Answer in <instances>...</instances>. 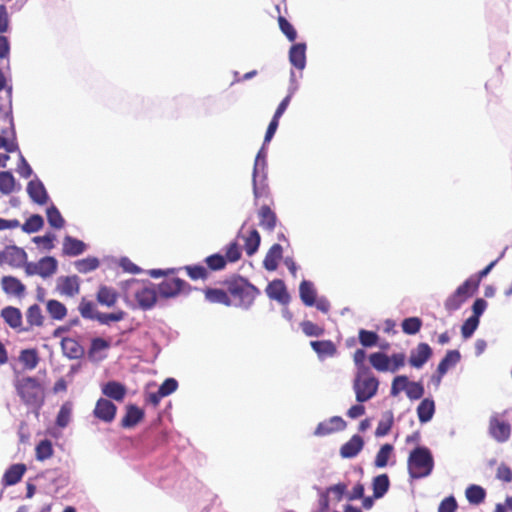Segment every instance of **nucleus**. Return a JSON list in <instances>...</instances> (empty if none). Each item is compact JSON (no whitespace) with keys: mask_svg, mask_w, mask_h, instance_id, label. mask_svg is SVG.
<instances>
[{"mask_svg":"<svg viewBox=\"0 0 512 512\" xmlns=\"http://www.w3.org/2000/svg\"><path fill=\"white\" fill-rule=\"evenodd\" d=\"M224 284L232 300V305L245 309L253 304L260 293L254 285L241 276L232 277L226 280Z\"/></svg>","mask_w":512,"mask_h":512,"instance_id":"1","label":"nucleus"},{"mask_svg":"<svg viewBox=\"0 0 512 512\" xmlns=\"http://www.w3.org/2000/svg\"><path fill=\"white\" fill-rule=\"evenodd\" d=\"M407 466L412 479L429 476L434 467V459L430 450L427 447H416L410 452Z\"/></svg>","mask_w":512,"mask_h":512,"instance_id":"2","label":"nucleus"},{"mask_svg":"<svg viewBox=\"0 0 512 512\" xmlns=\"http://www.w3.org/2000/svg\"><path fill=\"white\" fill-rule=\"evenodd\" d=\"M378 387L379 381L369 369L357 372L353 389L358 402L363 403L373 398L378 391Z\"/></svg>","mask_w":512,"mask_h":512,"instance_id":"3","label":"nucleus"},{"mask_svg":"<svg viewBox=\"0 0 512 512\" xmlns=\"http://www.w3.org/2000/svg\"><path fill=\"white\" fill-rule=\"evenodd\" d=\"M370 365L378 372L395 373L406 364V355L403 352L393 353L391 356L378 351L368 357Z\"/></svg>","mask_w":512,"mask_h":512,"instance_id":"4","label":"nucleus"},{"mask_svg":"<svg viewBox=\"0 0 512 512\" xmlns=\"http://www.w3.org/2000/svg\"><path fill=\"white\" fill-rule=\"evenodd\" d=\"M15 388L21 400L30 406L39 405L43 400V390L34 377H23L16 381Z\"/></svg>","mask_w":512,"mask_h":512,"instance_id":"5","label":"nucleus"},{"mask_svg":"<svg viewBox=\"0 0 512 512\" xmlns=\"http://www.w3.org/2000/svg\"><path fill=\"white\" fill-rule=\"evenodd\" d=\"M477 289V281L465 280L464 283L461 284L456 291L445 300V309L449 312L458 310L462 304L477 291Z\"/></svg>","mask_w":512,"mask_h":512,"instance_id":"6","label":"nucleus"},{"mask_svg":"<svg viewBox=\"0 0 512 512\" xmlns=\"http://www.w3.org/2000/svg\"><path fill=\"white\" fill-rule=\"evenodd\" d=\"M191 286L180 278H166L158 285V293L163 298H173L180 293H188Z\"/></svg>","mask_w":512,"mask_h":512,"instance_id":"7","label":"nucleus"},{"mask_svg":"<svg viewBox=\"0 0 512 512\" xmlns=\"http://www.w3.org/2000/svg\"><path fill=\"white\" fill-rule=\"evenodd\" d=\"M265 166V156L262 155V151H259L253 168V193L255 198L267 197L269 195V188L266 182V176L264 175L262 179L258 180V172L259 167Z\"/></svg>","mask_w":512,"mask_h":512,"instance_id":"8","label":"nucleus"},{"mask_svg":"<svg viewBox=\"0 0 512 512\" xmlns=\"http://www.w3.org/2000/svg\"><path fill=\"white\" fill-rule=\"evenodd\" d=\"M139 287L134 291L135 299L143 310L151 309L157 301V290L153 285H144L135 282Z\"/></svg>","mask_w":512,"mask_h":512,"instance_id":"9","label":"nucleus"},{"mask_svg":"<svg viewBox=\"0 0 512 512\" xmlns=\"http://www.w3.org/2000/svg\"><path fill=\"white\" fill-rule=\"evenodd\" d=\"M433 351L431 347L424 342L419 343L410 352L408 363L411 367L420 369L432 357Z\"/></svg>","mask_w":512,"mask_h":512,"instance_id":"10","label":"nucleus"},{"mask_svg":"<svg viewBox=\"0 0 512 512\" xmlns=\"http://www.w3.org/2000/svg\"><path fill=\"white\" fill-rule=\"evenodd\" d=\"M116 412L117 407L113 402L106 398H100L96 402L93 415L105 423H111L115 419Z\"/></svg>","mask_w":512,"mask_h":512,"instance_id":"11","label":"nucleus"},{"mask_svg":"<svg viewBox=\"0 0 512 512\" xmlns=\"http://www.w3.org/2000/svg\"><path fill=\"white\" fill-rule=\"evenodd\" d=\"M346 425V422L340 416H333L328 420L320 422L314 431V435L323 437L334 432L343 431Z\"/></svg>","mask_w":512,"mask_h":512,"instance_id":"12","label":"nucleus"},{"mask_svg":"<svg viewBox=\"0 0 512 512\" xmlns=\"http://www.w3.org/2000/svg\"><path fill=\"white\" fill-rule=\"evenodd\" d=\"M489 431L491 436L498 442H505L511 434L510 424L498 417H492L489 422Z\"/></svg>","mask_w":512,"mask_h":512,"instance_id":"13","label":"nucleus"},{"mask_svg":"<svg viewBox=\"0 0 512 512\" xmlns=\"http://www.w3.org/2000/svg\"><path fill=\"white\" fill-rule=\"evenodd\" d=\"M57 290L61 295L74 297L80 292V279L77 275L63 276L58 279Z\"/></svg>","mask_w":512,"mask_h":512,"instance_id":"14","label":"nucleus"},{"mask_svg":"<svg viewBox=\"0 0 512 512\" xmlns=\"http://www.w3.org/2000/svg\"><path fill=\"white\" fill-rule=\"evenodd\" d=\"M26 326L21 328V332H29L34 327H41L44 324L45 317L38 304L29 306L25 312Z\"/></svg>","mask_w":512,"mask_h":512,"instance_id":"15","label":"nucleus"},{"mask_svg":"<svg viewBox=\"0 0 512 512\" xmlns=\"http://www.w3.org/2000/svg\"><path fill=\"white\" fill-rule=\"evenodd\" d=\"M460 360L461 354L458 350H448L437 366V383H439L447 371L458 364Z\"/></svg>","mask_w":512,"mask_h":512,"instance_id":"16","label":"nucleus"},{"mask_svg":"<svg viewBox=\"0 0 512 512\" xmlns=\"http://www.w3.org/2000/svg\"><path fill=\"white\" fill-rule=\"evenodd\" d=\"M266 293L270 299L276 300L281 304H287L290 301L285 283L280 279L270 282L266 288Z\"/></svg>","mask_w":512,"mask_h":512,"instance_id":"17","label":"nucleus"},{"mask_svg":"<svg viewBox=\"0 0 512 512\" xmlns=\"http://www.w3.org/2000/svg\"><path fill=\"white\" fill-rule=\"evenodd\" d=\"M145 413L143 409L134 404L126 406V413L121 419V426L123 428H133L144 419Z\"/></svg>","mask_w":512,"mask_h":512,"instance_id":"18","label":"nucleus"},{"mask_svg":"<svg viewBox=\"0 0 512 512\" xmlns=\"http://www.w3.org/2000/svg\"><path fill=\"white\" fill-rule=\"evenodd\" d=\"M1 287L6 294L19 298L24 296L26 290L25 285L14 276H3Z\"/></svg>","mask_w":512,"mask_h":512,"instance_id":"19","label":"nucleus"},{"mask_svg":"<svg viewBox=\"0 0 512 512\" xmlns=\"http://www.w3.org/2000/svg\"><path fill=\"white\" fill-rule=\"evenodd\" d=\"M1 317L5 321V323L11 327L12 329L18 330L21 332V328L23 321H22V313L20 309L13 307V306H7L4 307L1 310Z\"/></svg>","mask_w":512,"mask_h":512,"instance_id":"20","label":"nucleus"},{"mask_svg":"<svg viewBox=\"0 0 512 512\" xmlns=\"http://www.w3.org/2000/svg\"><path fill=\"white\" fill-rule=\"evenodd\" d=\"M364 440L359 435H353L349 441L344 443L340 448L342 458H354L363 449Z\"/></svg>","mask_w":512,"mask_h":512,"instance_id":"21","label":"nucleus"},{"mask_svg":"<svg viewBox=\"0 0 512 512\" xmlns=\"http://www.w3.org/2000/svg\"><path fill=\"white\" fill-rule=\"evenodd\" d=\"M283 256V248L280 244H273L267 251L263 266L267 271H275L278 268L279 262Z\"/></svg>","mask_w":512,"mask_h":512,"instance_id":"22","label":"nucleus"},{"mask_svg":"<svg viewBox=\"0 0 512 512\" xmlns=\"http://www.w3.org/2000/svg\"><path fill=\"white\" fill-rule=\"evenodd\" d=\"M310 346L321 360L337 354V347L331 340L311 341Z\"/></svg>","mask_w":512,"mask_h":512,"instance_id":"23","label":"nucleus"},{"mask_svg":"<svg viewBox=\"0 0 512 512\" xmlns=\"http://www.w3.org/2000/svg\"><path fill=\"white\" fill-rule=\"evenodd\" d=\"M27 193L30 198L39 205L46 204L48 200L47 191L43 183L39 180H32L28 183Z\"/></svg>","mask_w":512,"mask_h":512,"instance_id":"24","label":"nucleus"},{"mask_svg":"<svg viewBox=\"0 0 512 512\" xmlns=\"http://www.w3.org/2000/svg\"><path fill=\"white\" fill-rule=\"evenodd\" d=\"M86 244L72 236H65L63 239L62 252L65 256L75 257L82 254L86 250Z\"/></svg>","mask_w":512,"mask_h":512,"instance_id":"25","label":"nucleus"},{"mask_svg":"<svg viewBox=\"0 0 512 512\" xmlns=\"http://www.w3.org/2000/svg\"><path fill=\"white\" fill-rule=\"evenodd\" d=\"M61 347L64 355L69 359H80L84 355L83 346L73 338H63Z\"/></svg>","mask_w":512,"mask_h":512,"instance_id":"26","label":"nucleus"},{"mask_svg":"<svg viewBox=\"0 0 512 512\" xmlns=\"http://www.w3.org/2000/svg\"><path fill=\"white\" fill-rule=\"evenodd\" d=\"M102 393L115 401L121 402L126 396V387L117 381H109L102 386Z\"/></svg>","mask_w":512,"mask_h":512,"instance_id":"27","label":"nucleus"},{"mask_svg":"<svg viewBox=\"0 0 512 512\" xmlns=\"http://www.w3.org/2000/svg\"><path fill=\"white\" fill-rule=\"evenodd\" d=\"M204 295L205 299L210 303L223 304L225 306L232 305V300L230 299L227 289L206 288Z\"/></svg>","mask_w":512,"mask_h":512,"instance_id":"28","label":"nucleus"},{"mask_svg":"<svg viewBox=\"0 0 512 512\" xmlns=\"http://www.w3.org/2000/svg\"><path fill=\"white\" fill-rule=\"evenodd\" d=\"M259 225L267 230L273 231L276 227L277 216L275 212L268 206L263 205L258 211Z\"/></svg>","mask_w":512,"mask_h":512,"instance_id":"29","label":"nucleus"},{"mask_svg":"<svg viewBox=\"0 0 512 512\" xmlns=\"http://www.w3.org/2000/svg\"><path fill=\"white\" fill-rule=\"evenodd\" d=\"M289 60L297 69H304L306 65V45L304 43L293 45L289 51Z\"/></svg>","mask_w":512,"mask_h":512,"instance_id":"30","label":"nucleus"},{"mask_svg":"<svg viewBox=\"0 0 512 512\" xmlns=\"http://www.w3.org/2000/svg\"><path fill=\"white\" fill-rule=\"evenodd\" d=\"M26 472L24 464H14L10 466L3 475V483L6 486L17 484Z\"/></svg>","mask_w":512,"mask_h":512,"instance_id":"31","label":"nucleus"},{"mask_svg":"<svg viewBox=\"0 0 512 512\" xmlns=\"http://www.w3.org/2000/svg\"><path fill=\"white\" fill-rule=\"evenodd\" d=\"M99 304L112 307L118 299L117 291L112 287L100 286L96 295Z\"/></svg>","mask_w":512,"mask_h":512,"instance_id":"32","label":"nucleus"},{"mask_svg":"<svg viewBox=\"0 0 512 512\" xmlns=\"http://www.w3.org/2000/svg\"><path fill=\"white\" fill-rule=\"evenodd\" d=\"M46 311L50 318L56 321H61L67 316L66 306L55 299H50L46 302Z\"/></svg>","mask_w":512,"mask_h":512,"instance_id":"33","label":"nucleus"},{"mask_svg":"<svg viewBox=\"0 0 512 512\" xmlns=\"http://www.w3.org/2000/svg\"><path fill=\"white\" fill-rule=\"evenodd\" d=\"M435 413V403L432 399H423L417 407V416L421 423L430 421Z\"/></svg>","mask_w":512,"mask_h":512,"instance_id":"34","label":"nucleus"},{"mask_svg":"<svg viewBox=\"0 0 512 512\" xmlns=\"http://www.w3.org/2000/svg\"><path fill=\"white\" fill-rule=\"evenodd\" d=\"M299 294L306 306H313L316 300V290L312 282L303 280L299 286Z\"/></svg>","mask_w":512,"mask_h":512,"instance_id":"35","label":"nucleus"},{"mask_svg":"<svg viewBox=\"0 0 512 512\" xmlns=\"http://www.w3.org/2000/svg\"><path fill=\"white\" fill-rule=\"evenodd\" d=\"M57 260L54 257L46 256L38 261V275L42 278L52 276L57 270Z\"/></svg>","mask_w":512,"mask_h":512,"instance_id":"36","label":"nucleus"},{"mask_svg":"<svg viewBox=\"0 0 512 512\" xmlns=\"http://www.w3.org/2000/svg\"><path fill=\"white\" fill-rule=\"evenodd\" d=\"M390 487V480L387 474H381L373 478L372 488L375 498L383 497Z\"/></svg>","mask_w":512,"mask_h":512,"instance_id":"37","label":"nucleus"},{"mask_svg":"<svg viewBox=\"0 0 512 512\" xmlns=\"http://www.w3.org/2000/svg\"><path fill=\"white\" fill-rule=\"evenodd\" d=\"M6 256L8 258L9 264L15 267L22 266L27 260V254L24 249L16 246L8 247Z\"/></svg>","mask_w":512,"mask_h":512,"instance_id":"38","label":"nucleus"},{"mask_svg":"<svg viewBox=\"0 0 512 512\" xmlns=\"http://www.w3.org/2000/svg\"><path fill=\"white\" fill-rule=\"evenodd\" d=\"M465 495L470 504L479 505L484 501L486 492L481 486L472 484L467 487Z\"/></svg>","mask_w":512,"mask_h":512,"instance_id":"39","label":"nucleus"},{"mask_svg":"<svg viewBox=\"0 0 512 512\" xmlns=\"http://www.w3.org/2000/svg\"><path fill=\"white\" fill-rule=\"evenodd\" d=\"M191 280H207L210 276L209 270L200 264L186 265L183 268Z\"/></svg>","mask_w":512,"mask_h":512,"instance_id":"40","label":"nucleus"},{"mask_svg":"<svg viewBox=\"0 0 512 512\" xmlns=\"http://www.w3.org/2000/svg\"><path fill=\"white\" fill-rule=\"evenodd\" d=\"M393 423H394L393 413L391 411L385 412L375 430L376 437L386 436L390 432V430L393 426Z\"/></svg>","mask_w":512,"mask_h":512,"instance_id":"41","label":"nucleus"},{"mask_svg":"<svg viewBox=\"0 0 512 512\" xmlns=\"http://www.w3.org/2000/svg\"><path fill=\"white\" fill-rule=\"evenodd\" d=\"M393 446L391 444H384L381 446L376 454L374 465L377 468H384L387 466L389 458L393 452Z\"/></svg>","mask_w":512,"mask_h":512,"instance_id":"42","label":"nucleus"},{"mask_svg":"<svg viewBox=\"0 0 512 512\" xmlns=\"http://www.w3.org/2000/svg\"><path fill=\"white\" fill-rule=\"evenodd\" d=\"M53 452L54 450L52 443L48 439L41 440L35 448L36 459L39 461H44L51 458Z\"/></svg>","mask_w":512,"mask_h":512,"instance_id":"43","label":"nucleus"},{"mask_svg":"<svg viewBox=\"0 0 512 512\" xmlns=\"http://www.w3.org/2000/svg\"><path fill=\"white\" fill-rule=\"evenodd\" d=\"M207 269L210 271H220L226 267V258L218 253L212 254L204 259Z\"/></svg>","mask_w":512,"mask_h":512,"instance_id":"44","label":"nucleus"},{"mask_svg":"<svg viewBox=\"0 0 512 512\" xmlns=\"http://www.w3.org/2000/svg\"><path fill=\"white\" fill-rule=\"evenodd\" d=\"M260 234L257 230L253 229L245 239V251L248 256H252L258 250L260 246Z\"/></svg>","mask_w":512,"mask_h":512,"instance_id":"45","label":"nucleus"},{"mask_svg":"<svg viewBox=\"0 0 512 512\" xmlns=\"http://www.w3.org/2000/svg\"><path fill=\"white\" fill-rule=\"evenodd\" d=\"M422 327V320L419 317L405 318L401 323L402 331L407 335H415Z\"/></svg>","mask_w":512,"mask_h":512,"instance_id":"46","label":"nucleus"},{"mask_svg":"<svg viewBox=\"0 0 512 512\" xmlns=\"http://www.w3.org/2000/svg\"><path fill=\"white\" fill-rule=\"evenodd\" d=\"M43 225L44 220L42 216L39 214H34L25 221L21 228L26 233H35L39 231L43 227Z\"/></svg>","mask_w":512,"mask_h":512,"instance_id":"47","label":"nucleus"},{"mask_svg":"<svg viewBox=\"0 0 512 512\" xmlns=\"http://www.w3.org/2000/svg\"><path fill=\"white\" fill-rule=\"evenodd\" d=\"M99 260L96 257H88L85 259L77 260L74 265L78 272L88 273L99 267Z\"/></svg>","mask_w":512,"mask_h":512,"instance_id":"48","label":"nucleus"},{"mask_svg":"<svg viewBox=\"0 0 512 512\" xmlns=\"http://www.w3.org/2000/svg\"><path fill=\"white\" fill-rule=\"evenodd\" d=\"M15 188V178L9 171L0 172V191L3 194H10Z\"/></svg>","mask_w":512,"mask_h":512,"instance_id":"49","label":"nucleus"},{"mask_svg":"<svg viewBox=\"0 0 512 512\" xmlns=\"http://www.w3.org/2000/svg\"><path fill=\"white\" fill-rule=\"evenodd\" d=\"M358 339L363 347H373L377 345L379 335L374 331L360 329L358 333Z\"/></svg>","mask_w":512,"mask_h":512,"instance_id":"50","label":"nucleus"},{"mask_svg":"<svg viewBox=\"0 0 512 512\" xmlns=\"http://www.w3.org/2000/svg\"><path fill=\"white\" fill-rule=\"evenodd\" d=\"M46 214L50 226L55 229H61L64 227L65 221L59 210L54 205L47 209Z\"/></svg>","mask_w":512,"mask_h":512,"instance_id":"51","label":"nucleus"},{"mask_svg":"<svg viewBox=\"0 0 512 512\" xmlns=\"http://www.w3.org/2000/svg\"><path fill=\"white\" fill-rule=\"evenodd\" d=\"M20 361L28 369H34L38 365L39 358L35 349L23 350L20 354Z\"/></svg>","mask_w":512,"mask_h":512,"instance_id":"52","label":"nucleus"},{"mask_svg":"<svg viewBox=\"0 0 512 512\" xmlns=\"http://www.w3.org/2000/svg\"><path fill=\"white\" fill-rule=\"evenodd\" d=\"M303 333L309 337H320L324 334L325 329L312 321L305 320L300 323Z\"/></svg>","mask_w":512,"mask_h":512,"instance_id":"53","label":"nucleus"},{"mask_svg":"<svg viewBox=\"0 0 512 512\" xmlns=\"http://www.w3.org/2000/svg\"><path fill=\"white\" fill-rule=\"evenodd\" d=\"M409 379L406 375H398L396 376L391 384V391L390 394L393 397H396L399 395L401 391H407Z\"/></svg>","mask_w":512,"mask_h":512,"instance_id":"54","label":"nucleus"},{"mask_svg":"<svg viewBox=\"0 0 512 512\" xmlns=\"http://www.w3.org/2000/svg\"><path fill=\"white\" fill-rule=\"evenodd\" d=\"M278 24L281 32L288 38L289 41L293 42L297 38L296 30L293 25L284 17H278Z\"/></svg>","mask_w":512,"mask_h":512,"instance_id":"55","label":"nucleus"},{"mask_svg":"<svg viewBox=\"0 0 512 512\" xmlns=\"http://www.w3.org/2000/svg\"><path fill=\"white\" fill-rule=\"evenodd\" d=\"M126 313L123 310H119L113 313H97L95 319L101 324H109L110 322H118L124 319Z\"/></svg>","mask_w":512,"mask_h":512,"instance_id":"56","label":"nucleus"},{"mask_svg":"<svg viewBox=\"0 0 512 512\" xmlns=\"http://www.w3.org/2000/svg\"><path fill=\"white\" fill-rule=\"evenodd\" d=\"M424 386L421 382L409 381L406 395L410 400H418L424 395Z\"/></svg>","mask_w":512,"mask_h":512,"instance_id":"57","label":"nucleus"},{"mask_svg":"<svg viewBox=\"0 0 512 512\" xmlns=\"http://www.w3.org/2000/svg\"><path fill=\"white\" fill-rule=\"evenodd\" d=\"M226 258L227 262H237L241 258V250L237 242H231L227 245L225 248V255H223Z\"/></svg>","mask_w":512,"mask_h":512,"instance_id":"58","label":"nucleus"},{"mask_svg":"<svg viewBox=\"0 0 512 512\" xmlns=\"http://www.w3.org/2000/svg\"><path fill=\"white\" fill-rule=\"evenodd\" d=\"M479 324V319L476 317H469L462 325L461 327V334L463 338L468 339L470 338L475 330L477 329Z\"/></svg>","mask_w":512,"mask_h":512,"instance_id":"59","label":"nucleus"},{"mask_svg":"<svg viewBox=\"0 0 512 512\" xmlns=\"http://www.w3.org/2000/svg\"><path fill=\"white\" fill-rule=\"evenodd\" d=\"M79 312L84 318L95 319L97 313H95L94 304L86 299H82L79 305Z\"/></svg>","mask_w":512,"mask_h":512,"instance_id":"60","label":"nucleus"},{"mask_svg":"<svg viewBox=\"0 0 512 512\" xmlns=\"http://www.w3.org/2000/svg\"><path fill=\"white\" fill-rule=\"evenodd\" d=\"M178 388V382L174 378H167L159 387V394L164 397L169 396Z\"/></svg>","mask_w":512,"mask_h":512,"instance_id":"61","label":"nucleus"},{"mask_svg":"<svg viewBox=\"0 0 512 512\" xmlns=\"http://www.w3.org/2000/svg\"><path fill=\"white\" fill-rule=\"evenodd\" d=\"M110 347V343L103 338H94L91 341V346L89 349V355L94 356L96 353L106 350Z\"/></svg>","mask_w":512,"mask_h":512,"instance_id":"62","label":"nucleus"},{"mask_svg":"<svg viewBox=\"0 0 512 512\" xmlns=\"http://www.w3.org/2000/svg\"><path fill=\"white\" fill-rule=\"evenodd\" d=\"M458 504L453 496L444 498L438 507V512H456Z\"/></svg>","mask_w":512,"mask_h":512,"instance_id":"63","label":"nucleus"},{"mask_svg":"<svg viewBox=\"0 0 512 512\" xmlns=\"http://www.w3.org/2000/svg\"><path fill=\"white\" fill-rule=\"evenodd\" d=\"M496 476L499 480L509 483L512 481V470L509 466L502 463L497 468Z\"/></svg>","mask_w":512,"mask_h":512,"instance_id":"64","label":"nucleus"}]
</instances>
